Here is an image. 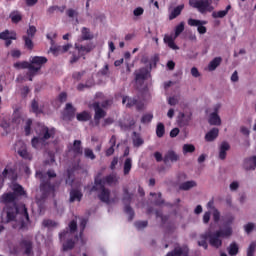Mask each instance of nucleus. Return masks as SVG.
Listing matches in <instances>:
<instances>
[{"label": "nucleus", "instance_id": "nucleus-1", "mask_svg": "<svg viewBox=\"0 0 256 256\" xmlns=\"http://www.w3.org/2000/svg\"><path fill=\"white\" fill-rule=\"evenodd\" d=\"M0 201L1 203L7 205V223L15 221V219L19 217L20 221L13 225L14 229H18V231H28L29 223H31V220L29 219L27 206H25V204H16L15 201H17V198L13 192L4 193L0 197Z\"/></svg>", "mask_w": 256, "mask_h": 256}, {"label": "nucleus", "instance_id": "nucleus-2", "mask_svg": "<svg viewBox=\"0 0 256 256\" xmlns=\"http://www.w3.org/2000/svg\"><path fill=\"white\" fill-rule=\"evenodd\" d=\"M57 130L55 127H47L46 125H38L36 128V135L31 140V145L37 151L45 149L49 145V139H55Z\"/></svg>", "mask_w": 256, "mask_h": 256}, {"label": "nucleus", "instance_id": "nucleus-3", "mask_svg": "<svg viewBox=\"0 0 256 256\" xmlns=\"http://www.w3.org/2000/svg\"><path fill=\"white\" fill-rule=\"evenodd\" d=\"M37 175L40 176L42 179V182L40 184V191L42 193L41 199L42 201H45L49 195H52V197H55V189H57V182L51 183V179H55L57 177V173H55V170H48L46 172V175L48 177L47 180H45V175H43L42 172L37 173Z\"/></svg>", "mask_w": 256, "mask_h": 256}, {"label": "nucleus", "instance_id": "nucleus-4", "mask_svg": "<svg viewBox=\"0 0 256 256\" xmlns=\"http://www.w3.org/2000/svg\"><path fill=\"white\" fill-rule=\"evenodd\" d=\"M233 235V228L230 225L224 226L213 233L208 232L209 244L215 249H219L223 245L222 239H227ZM222 238V239H221Z\"/></svg>", "mask_w": 256, "mask_h": 256}, {"label": "nucleus", "instance_id": "nucleus-5", "mask_svg": "<svg viewBox=\"0 0 256 256\" xmlns=\"http://www.w3.org/2000/svg\"><path fill=\"white\" fill-rule=\"evenodd\" d=\"M91 191L98 192V199H100L102 203H106V205H111V203H115L116 201L115 198H110L111 191L105 187V182L99 177L94 179V185L92 186Z\"/></svg>", "mask_w": 256, "mask_h": 256}, {"label": "nucleus", "instance_id": "nucleus-6", "mask_svg": "<svg viewBox=\"0 0 256 256\" xmlns=\"http://www.w3.org/2000/svg\"><path fill=\"white\" fill-rule=\"evenodd\" d=\"M213 0H189L190 7L197 9L199 13L205 15V13H212L215 10L213 7Z\"/></svg>", "mask_w": 256, "mask_h": 256}, {"label": "nucleus", "instance_id": "nucleus-7", "mask_svg": "<svg viewBox=\"0 0 256 256\" xmlns=\"http://www.w3.org/2000/svg\"><path fill=\"white\" fill-rule=\"evenodd\" d=\"M47 57L44 56H32L30 57V78L29 81H33L34 75H37L43 68V65L47 63Z\"/></svg>", "mask_w": 256, "mask_h": 256}, {"label": "nucleus", "instance_id": "nucleus-8", "mask_svg": "<svg viewBox=\"0 0 256 256\" xmlns=\"http://www.w3.org/2000/svg\"><path fill=\"white\" fill-rule=\"evenodd\" d=\"M131 201H133V194L129 192V188L124 187L123 188V197H122V202L125 205L124 207V213L128 215V221H131L132 219L135 218V211L131 207Z\"/></svg>", "mask_w": 256, "mask_h": 256}, {"label": "nucleus", "instance_id": "nucleus-9", "mask_svg": "<svg viewBox=\"0 0 256 256\" xmlns=\"http://www.w3.org/2000/svg\"><path fill=\"white\" fill-rule=\"evenodd\" d=\"M183 31H185V22H180L179 25L175 27L174 37L171 35H165L164 43H166V45H168L170 49L177 51V49H179V46L175 44V39H177V37H179V35H181Z\"/></svg>", "mask_w": 256, "mask_h": 256}, {"label": "nucleus", "instance_id": "nucleus-10", "mask_svg": "<svg viewBox=\"0 0 256 256\" xmlns=\"http://www.w3.org/2000/svg\"><path fill=\"white\" fill-rule=\"evenodd\" d=\"M21 251H24V255H33V241L26 238L21 239L18 247H14V253H21Z\"/></svg>", "mask_w": 256, "mask_h": 256}, {"label": "nucleus", "instance_id": "nucleus-11", "mask_svg": "<svg viewBox=\"0 0 256 256\" xmlns=\"http://www.w3.org/2000/svg\"><path fill=\"white\" fill-rule=\"evenodd\" d=\"M134 75L136 83L143 85V83H145V81L151 77V70H149L147 67H142L139 70H136Z\"/></svg>", "mask_w": 256, "mask_h": 256}, {"label": "nucleus", "instance_id": "nucleus-12", "mask_svg": "<svg viewBox=\"0 0 256 256\" xmlns=\"http://www.w3.org/2000/svg\"><path fill=\"white\" fill-rule=\"evenodd\" d=\"M77 232V220H72L68 224V228L59 234L60 241H65V238L73 237V234Z\"/></svg>", "mask_w": 256, "mask_h": 256}, {"label": "nucleus", "instance_id": "nucleus-13", "mask_svg": "<svg viewBox=\"0 0 256 256\" xmlns=\"http://www.w3.org/2000/svg\"><path fill=\"white\" fill-rule=\"evenodd\" d=\"M15 151H17L18 155L22 157V159H26L28 161H31L33 159V155L27 151V146L23 141H18L15 144Z\"/></svg>", "mask_w": 256, "mask_h": 256}, {"label": "nucleus", "instance_id": "nucleus-14", "mask_svg": "<svg viewBox=\"0 0 256 256\" xmlns=\"http://www.w3.org/2000/svg\"><path fill=\"white\" fill-rule=\"evenodd\" d=\"M92 107L95 111L94 121H101V119L107 115V112L101 108V104H99V102H94Z\"/></svg>", "mask_w": 256, "mask_h": 256}, {"label": "nucleus", "instance_id": "nucleus-15", "mask_svg": "<svg viewBox=\"0 0 256 256\" xmlns=\"http://www.w3.org/2000/svg\"><path fill=\"white\" fill-rule=\"evenodd\" d=\"M15 176V169L6 167L3 172L2 176H0V189H3V185L5 183V179H13Z\"/></svg>", "mask_w": 256, "mask_h": 256}, {"label": "nucleus", "instance_id": "nucleus-16", "mask_svg": "<svg viewBox=\"0 0 256 256\" xmlns=\"http://www.w3.org/2000/svg\"><path fill=\"white\" fill-rule=\"evenodd\" d=\"M81 145V140H74L72 146L69 148V151L73 152L74 157L83 155V147Z\"/></svg>", "mask_w": 256, "mask_h": 256}, {"label": "nucleus", "instance_id": "nucleus-17", "mask_svg": "<svg viewBox=\"0 0 256 256\" xmlns=\"http://www.w3.org/2000/svg\"><path fill=\"white\" fill-rule=\"evenodd\" d=\"M77 112V109L73 107V104L67 103L65 107L64 117L68 121H73L75 119V113Z\"/></svg>", "mask_w": 256, "mask_h": 256}, {"label": "nucleus", "instance_id": "nucleus-18", "mask_svg": "<svg viewBox=\"0 0 256 256\" xmlns=\"http://www.w3.org/2000/svg\"><path fill=\"white\" fill-rule=\"evenodd\" d=\"M243 167L245 171H255L256 169V156H251L244 159Z\"/></svg>", "mask_w": 256, "mask_h": 256}, {"label": "nucleus", "instance_id": "nucleus-19", "mask_svg": "<svg viewBox=\"0 0 256 256\" xmlns=\"http://www.w3.org/2000/svg\"><path fill=\"white\" fill-rule=\"evenodd\" d=\"M229 149H231V145H229L227 141L221 143L219 147V159H221V161H225V159H227V152Z\"/></svg>", "mask_w": 256, "mask_h": 256}, {"label": "nucleus", "instance_id": "nucleus-20", "mask_svg": "<svg viewBox=\"0 0 256 256\" xmlns=\"http://www.w3.org/2000/svg\"><path fill=\"white\" fill-rule=\"evenodd\" d=\"M82 199H83V192H81V190L72 189L70 191V198H69L70 203H75V201H77L78 203H81Z\"/></svg>", "mask_w": 256, "mask_h": 256}, {"label": "nucleus", "instance_id": "nucleus-21", "mask_svg": "<svg viewBox=\"0 0 256 256\" xmlns=\"http://www.w3.org/2000/svg\"><path fill=\"white\" fill-rule=\"evenodd\" d=\"M75 49L78 53H80V56L83 57V59H85V55L87 53H91V51H93V44H88V45H75Z\"/></svg>", "mask_w": 256, "mask_h": 256}, {"label": "nucleus", "instance_id": "nucleus-22", "mask_svg": "<svg viewBox=\"0 0 256 256\" xmlns=\"http://www.w3.org/2000/svg\"><path fill=\"white\" fill-rule=\"evenodd\" d=\"M12 194L15 195L16 199L17 197H25L27 195V192L25 191V188L21 186V184H13L12 186Z\"/></svg>", "mask_w": 256, "mask_h": 256}, {"label": "nucleus", "instance_id": "nucleus-23", "mask_svg": "<svg viewBox=\"0 0 256 256\" xmlns=\"http://www.w3.org/2000/svg\"><path fill=\"white\" fill-rule=\"evenodd\" d=\"M217 137H219V128H212L210 131L206 133L205 141L211 143L212 141H215Z\"/></svg>", "mask_w": 256, "mask_h": 256}, {"label": "nucleus", "instance_id": "nucleus-24", "mask_svg": "<svg viewBox=\"0 0 256 256\" xmlns=\"http://www.w3.org/2000/svg\"><path fill=\"white\" fill-rule=\"evenodd\" d=\"M163 161L164 163H169V161L175 163L176 161H179V155H177L175 151L170 150L165 154Z\"/></svg>", "mask_w": 256, "mask_h": 256}, {"label": "nucleus", "instance_id": "nucleus-25", "mask_svg": "<svg viewBox=\"0 0 256 256\" xmlns=\"http://www.w3.org/2000/svg\"><path fill=\"white\" fill-rule=\"evenodd\" d=\"M183 9H185V5H178L177 7H175L169 14V20L173 21V19H177V17H179V15H181Z\"/></svg>", "mask_w": 256, "mask_h": 256}, {"label": "nucleus", "instance_id": "nucleus-26", "mask_svg": "<svg viewBox=\"0 0 256 256\" xmlns=\"http://www.w3.org/2000/svg\"><path fill=\"white\" fill-rule=\"evenodd\" d=\"M227 252L230 256L239 255V244H237V242L230 243V245L227 247Z\"/></svg>", "mask_w": 256, "mask_h": 256}, {"label": "nucleus", "instance_id": "nucleus-27", "mask_svg": "<svg viewBox=\"0 0 256 256\" xmlns=\"http://www.w3.org/2000/svg\"><path fill=\"white\" fill-rule=\"evenodd\" d=\"M101 181H103L104 183V187L105 185H113V183H117V174L116 173H112L110 175H107L104 178H100Z\"/></svg>", "mask_w": 256, "mask_h": 256}, {"label": "nucleus", "instance_id": "nucleus-28", "mask_svg": "<svg viewBox=\"0 0 256 256\" xmlns=\"http://www.w3.org/2000/svg\"><path fill=\"white\" fill-rule=\"evenodd\" d=\"M126 101H127V103H126ZM122 103H123V105H125V103H126V107L128 109H131V107H135V105H137V103H139V100H137V98H129L128 96H123Z\"/></svg>", "mask_w": 256, "mask_h": 256}, {"label": "nucleus", "instance_id": "nucleus-29", "mask_svg": "<svg viewBox=\"0 0 256 256\" xmlns=\"http://www.w3.org/2000/svg\"><path fill=\"white\" fill-rule=\"evenodd\" d=\"M200 239L201 240L198 241V247H203L205 250L209 249V244L207 243V239H209L208 232L200 234Z\"/></svg>", "mask_w": 256, "mask_h": 256}, {"label": "nucleus", "instance_id": "nucleus-30", "mask_svg": "<svg viewBox=\"0 0 256 256\" xmlns=\"http://www.w3.org/2000/svg\"><path fill=\"white\" fill-rule=\"evenodd\" d=\"M15 69H28L29 70V79H31V64L30 62L23 61V62H16L14 63Z\"/></svg>", "mask_w": 256, "mask_h": 256}, {"label": "nucleus", "instance_id": "nucleus-31", "mask_svg": "<svg viewBox=\"0 0 256 256\" xmlns=\"http://www.w3.org/2000/svg\"><path fill=\"white\" fill-rule=\"evenodd\" d=\"M230 10H231V5H228L225 10L213 12L212 17L213 19H223V17H226L227 13H229Z\"/></svg>", "mask_w": 256, "mask_h": 256}, {"label": "nucleus", "instance_id": "nucleus-32", "mask_svg": "<svg viewBox=\"0 0 256 256\" xmlns=\"http://www.w3.org/2000/svg\"><path fill=\"white\" fill-rule=\"evenodd\" d=\"M221 61H223L221 57H215L212 61H210L208 65V70L215 71V69H217L219 65H221Z\"/></svg>", "mask_w": 256, "mask_h": 256}, {"label": "nucleus", "instance_id": "nucleus-33", "mask_svg": "<svg viewBox=\"0 0 256 256\" xmlns=\"http://www.w3.org/2000/svg\"><path fill=\"white\" fill-rule=\"evenodd\" d=\"M77 121L87 122L91 119V114L88 111H83L81 113L76 114Z\"/></svg>", "mask_w": 256, "mask_h": 256}, {"label": "nucleus", "instance_id": "nucleus-34", "mask_svg": "<svg viewBox=\"0 0 256 256\" xmlns=\"http://www.w3.org/2000/svg\"><path fill=\"white\" fill-rule=\"evenodd\" d=\"M67 241L63 243V251H71V249H74L75 247V241H73V237H66Z\"/></svg>", "mask_w": 256, "mask_h": 256}, {"label": "nucleus", "instance_id": "nucleus-35", "mask_svg": "<svg viewBox=\"0 0 256 256\" xmlns=\"http://www.w3.org/2000/svg\"><path fill=\"white\" fill-rule=\"evenodd\" d=\"M209 124L210 125H221V117H219V114H217V112H213L210 114Z\"/></svg>", "mask_w": 256, "mask_h": 256}, {"label": "nucleus", "instance_id": "nucleus-36", "mask_svg": "<svg viewBox=\"0 0 256 256\" xmlns=\"http://www.w3.org/2000/svg\"><path fill=\"white\" fill-rule=\"evenodd\" d=\"M132 168H133V160L131 158H126L124 162V169H123L124 175H129V173H131Z\"/></svg>", "mask_w": 256, "mask_h": 256}, {"label": "nucleus", "instance_id": "nucleus-37", "mask_svg": "<svg viewBox=\"0 0 256 256\" xmlns=\"http://www.w3.org/2000/svg\"><path fill=\"white\" fill-rule=\"evenodd\" d=\"M193 187H197V182L186 181L180 185L181 191H189V189H193Z\"/></svg>", "mask_w": 256, "mask_h": 256}, {"label": "nucleus", "instance_id": "nucleus-38", "mask_svg": "<svg viewBox=\"0 0 256 256\" xmlns=\"http://www.w3.org/2000/svg\"><path fill=\"white\" fill-rule=\"evenodd\" d=\"M133 137H134L133 138L134 147H141V145H143L145 143V141L143 140V138H141L139 133L133 132Z\"/></svg>", "mask_w": 256, "mask_h": 256}, {"label": "nucleus", "instance_id": "nucleus-39", "mask_svg": "<svg viewBox=\"0 0 256 256\" xmlns=\"http://www.w3.org/2000/svg\"><path fill=\"white\" fill-rule=\"evenodd\" d=\"M188 25H189L190 27H197V25L203 26V25H207V21L189 18V19H188Z\"/></svg>", "mask_w": 256, "mask_h": 256}, {"label": "nucleus", "instance_id": "nucleus-40", "mask_svg": "<svg viewBox=\"0 0 256 256\" xmlns=\"http://www.w3.org/2000/svg\"><path fill=\"white\" fill-rule=\"evenodd\" d=\"M10 19H11L12 23H19L23 19V16L21 15V13L19 11H13L10 14Z\"/></svg>", "mask_w": 256, "mask_h": 256}, {"label": "nucleus", "instance_id": "nucleus-41", "mask_svg": "<svg viewBox=\"0 0 256 256\" xmlns=\"http://www.w3.org/2000/svg\"><path fill=\"white\" fill-rule=\"evenodd\" d=\"M81 33L83 41H89L90 39H93V35H91V30H89V28L83 27Z\"/></svg>", "mask_w": 256, "mask_h": 256}, {"label": "nucleus", "instance_id": "nucleus-42", "mask_svg": "<svg viewBox=\"0 0 256 256\" xmlns=\"http://www.w3.org/2000/svg\"><path fill=\"white\" fill-rule=\"evenodd\" d=\"M31 109L32 113H35V115H40V113H43V110L39 108V102H37L36 100L32 101Z\"/></svg>", "mask_w": 256, "mask_h": 256}, {"label": "nucleus", "instance_id": "nucleus-43", "mask_svg": "<svg viewBox=\"0 0 256 256\" xmlns=\"http://www.w3.org/2000/svg\"><path fill=\"white\" fill-rule=\"evenodd\" d=\"M23 41L25 42V47L29 51H33V38H29V36H23Z\"/></svg>", "mask_w": 256, "mask_h": 256}, {"label": "nucleus", "instance_id": "nucleus-44", "mask_svg": "<svg viewBox=\"0 0 256 256\" xmlns=\"http://www.w3.org/2000/svg\"><path fill=\"white\" fill-rule=\"evenodd\" d=\"M182 151L184 155H187V153H195V145L193 144H184L182 147Z\"/></svg>", "mask_w": 256, "mask_h": 256}, {"label": "nucleus", "instance_id": "nucleus-45", "mask_svg": "<svg viewBox=\"0 0 256 256\" xmlns=\"http://www.w3.org/2000/svg\"><path fill=\"white\" fill-rule=\"evenodd\" d=\"M156 135L159 138H161V137H163V135H165V125L161 122L157 124Z\"/></svg>", "mask_w": 256, "mask_h": 256}, {"label": "nucleus", "instance_id": "nucleus-46", "mask_svg": "<svg viewBox=\"0 0 256 256\" xmlns=\"http://www.w3.org/2000/svg\"><path fill=\"white\" fill-rule=\"evenodd\" d=\"M81 57H82L81 54L75 48V50L72 52V56L70 58L71 65H73L74 63H77V61H79V59H81Z\"/></svg>", "mask_w": 256, "mask_h": 256}, {"label": "nucleus", "instance_id": "nucleus-47", "mask_svg": "<svg viewBox=\"0 0 256 256\" xmlns=\"http://www.w3.org/2000/svg\"><path fill=\"white\" fill-rule=\"evenodd\" d=\"M31 125H33V120L31 118H29L28 120H26V124H25V127H24V131H25L26 136L31 135Z\"/></svg>", "mask_w": 256, "mask_h": 256}, {"label": "nucleus", "instance_id": "nucleus-48", "mask_svg": "<svg viewBox=\"0 0 256 256\" xmlns=\"http://www.w3.org/2000/svg\"><path fill=\"white\" fill-rule=\"evenodd\" d=\"M256 251V242L253 241L250 243L249 247L247 248V256H255Z\"/></svg>", "mask_w": 256, "mask_h": 256}, {"label": "nucleus", "instance_id": "nucleus-49", "mask_svg": "<svg viewBox=\"0 0 256 256\" xmlns=\"http://www.w3.org/2000/svg\"><path fill=\"white\" fill-rule=\"evenodd\" d=\"M181 255H183V248H181V247H176V248H174L173 251L168 252L166 254V256H181Z\"/></svg>", "mask_w": 256, "mask_h": 256}, {"label": "nucleus", "instance_id": "nucleus-50", "mask_svg": "<svg viewBox=\"0 0 256 256\" xmlns=\"http://www.w3.org/2000/svg\"><path fill=\"white\" fill-rule=\"evenodd\" d=\"M151 121H153V113L144 114L141 118V123H143L144 125L147 123H151Z\"/></svg>", "mask_w": 256, "mask_h": 256}, {"label": "nucleus", "instance_id": "nucleus-51", "mask_svg": "<svg viewBox=\"0 0 256 256\" xmlns=\"http://www.w3.org/2000/svg\"><path fill=\"white\" fill-rule=\"evenodd\" d=\"M84 155L87 159H91L92 161L96 158L95 153H93V150L91 148H85Z\"/></svg>", "mask_w": 256, "mask_h": 256}, {"label": "nucleus", "instance_id": "nucleus-52", "mask_svg": "<svg viewBox=\"0 0 256 256\" xmlns=\"http://www.w3.org/2000/svg\"><path fill=\"white\" fill-rule=\"evenodd\" d=\"M42 225H43V227L50 228V227H57L58 224H57V222H55L51 219H45V220H43Z\"/></svg>", "mask_w": 256, "mask_h": 256}, {"label": "nucleus", "instance_id": "nucleus-53", "mask_svg": "<svg viewBox=\"0 0 256 256\" xmlns=\"http://www.w3.org/2000/svg\"><path fill=\"white\" fill-rule=\"evenodd\" d=\"M35 33H37V28L35 26H30L27 30V37L33 39L35 37Z\"/></svg>", "mask_w": 256, "mask_h": 256}, {"label": "nucleus", "instance_id": "nucleus-54", "mask_svg": "<svg viewBox=\"0 0 256 256\" xmlns=\"http://www.w3.org/2000/svg\"><path fill=\"white\" fill-rule=\"evenodd\" d=\"M147 225H149V222H147V221H137V222H135L136 229H145V227H147Z\"/></svg>", "mask_w": 256, "mask_h": 256}, {"label": "nucleus", "instance_id": "nucleus-55", "mask_svg": "<svg viewBox=\"0 0 256 256\" xmlns=\"http://www.w3.org/2000/svg\"><path fill=\"white\" fill-rule=\"evenodd\" d=\"M87 227V219H82L80 222V238L83 237V231H85V228Z\"/></svg>", "mask_w": 256, "mask_h": 256}, {"label": "nucleus", "instance_id": "nucleus-56", "mask_svg": "<svg viewBox=\"0 0 256 256\" xmlns=\"http://www.w3.org/2000/svg\"><path fill=\"white\" fill-rule=\"evenodd\" d=\"M143 13H145V10L142 7H137L133 11L134 17H141V15H143Z\"/></svg>", "mask_w": 256, "mask_h": 256}, {"label": "nucleus", "instance_id": "nucleus-57", "mask_svg": "<svg viewBox=\"0 0 256 256\" xmlns=\"http://www.w3.org/2000/svg\"><path fill=\"white\" fill-rule=\"evenodd\" d=\"M244 229H245L246 233H248V234H249V233H252V232H253V229H255V224L249 222L248 224H246V225L244 226Z\"/></svg>", "mask_w": 256, "mask_h": 256}, {"label": "nucleus", "instance_id": "nucleus-58", "mask_svg": "<svg viewBox=\"0 0 256 256\" xmlns=\"http://www.w3.org/2000/svg\"><path fill=\"white\" fill-rule=\"evenodd\" d=\"M11 34H9V30H6L4 32L0 33V39H2L3 41H6L7 39H10Z\"/></svg>", "mask_w": 256, "mask_h": 256}, {"label": "nucleus", "instance_id": "nucleus-59", "mask_svg": "<svg viewBox=\"0 0 256 256\" xmlns=\"http://www.w3.org/2000/svg\"><path fill=\"white\" fill-rule=\"evenodd\" d=\"M85 75V71L82 72H74L72 77L73 79H76V81H81V77Z\"/></svg>", "mask_w": 256, "mask_h": 256}, {"label": "nucleus", "instance_id": "nucleus-60", "mask_svg": "<svg viewBox=\"0 0 256 256\" xmlns=\"http://www.w3.org/2000/svg\"><path fill=\"white\" fill-rule=\"evenodd\" d=\"M221 219V213L219 210H214L213 212V220L215 223H219V220Z\"/></svg>", "mask_w": 256, "mask_h": 256}, {"label": "nucleus", "instance_id": "nucleus-61", "mask_svg": "<svg viewBox=\"0 0 256 256\" xmlns=\"http://www.w3.org/2000/svg\"><path fill=\"white\" fill-rule=\"evenodd\" d=\"M66 15L68 17H70L71 19H73V17H77L78 13L75 10H73V9H68L66 11Z\"/></svg>", "mask_w": 256, "mask_h": 256}, {"label": "nucleus", "instance_id": "nucleus-62", "mask_svg": "<svg viewBox=\"0 0 256 256\" xmlns=\"http://www.w3.org/2000/svg\"><path fill=\"white\" fill-rule=\"evenodd\" d=\"M211 221V212H205L203 215V223L207 224Z\"/></svg>", "mask_w": 256, "mask_h": 256}, {"label": "nucleus", "instance_id": "nucleus-63", "mask_svg": "<svg viewBox=\"0 0 256 256\" xmlns=\"http://www.w3.org/2000/svg\"><path fill=\"white\" fill-rule=\"evenodd\" d=\"M58 100L60 103H65V101H67V94L65 92H61L58 96Z\"/></svg>", "mask_w": 256, "mask_h": 256}, {"label": "nucleus", "instance_id": "nucleus-64", "mask_svg": "<svg viewBox=\"0 0 256 256\" xmlns=\"http://www.w3.org/2000/svg\"><path fill=\"white\" fill-rule=\"evenodd\" d=\"M11 56L14 59H19V57H21V50H12L11 51Z\"/></svg>", "mask_w": 256, "mask_h": 256}]
</instances>
